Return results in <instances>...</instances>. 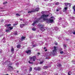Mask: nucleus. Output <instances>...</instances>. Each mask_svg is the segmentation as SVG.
I'll use <instances>...</instances> for the list:
<instances>
[{"label": "nucleus", "instance_id": "obj_10", "mask_svg": "<svg viewBox=\"0 0 75 75\" xmlns=\"http://www.w3.org/2000/svg\"><path fill=\"white\" fill-rule=\"evenodd\" d=\"M25 37L24 36H22L21 38V41H22L23 40H25Z\"/></svg>", "mask_w": 75, "mask_h": 75}, {"label": "nucleus", "instance_id": "obj_11", "mask_svg": "<svg viewBox=\"0 0 75 75\" xmlns=\"http://www.w3.org/2000/svg\"><path fill=\"white\" fill-rule=\"evenodd\" d=\"M5 27H7L8 26H11V24H7L5 25Z\"/></svg>", "mask_w": 75, "mask_h": 75}, {"label": "nucleus", "instance_id": "obj_44", "mask_svg": "<svg viewBox=\"0 0 75 75\" xmlns=\"http://www.w3.org/2000/svg\"><path fill=\"white\" fill-rule=\"evenodd\" d=\"M45 51H47V49H45Z\"/></svg>", "mask_w": 75, "mask_h": 75}, {"label": "nucleus", "instance_id": "obj_2", "mask_svg": "<svg viewBox=\"0 0 75 75\" xmlns=\"http://www.w3.org/2000/svg\"><path fill=\"white\" fill-rule=\"evenodd\" d=\"M30 61H29V64H33V62H31L30 61H35V60L36 59V57L35 56H33V57H30Z\"/></svg>", "mask_w": 75, "mask_h": 75}, {"label": "nucleus", "instance_id": "obj_33", "mask_svg": "<svg viewBox=\"0 0 75 75\" xmlns=\"http://www.w3.org/2000/svg\"><path fill=\"white\" fill-rule=\"evenodd\" d=\"M39 25L40 27H42V25H41V24H39Z\"/></svg>", "mask_w": 75, "mask_h": 75}, {"label": "nucleus", "instance_id": "obj_20", "mask_svg": "<svg viewBox=\"0 0 75 75\" xmlns=\"http://www.w3.org/2000/svg\"><path fill=\"white\" fill-rule=\"evenodd\" d=\"M11 47L12 48L11 49V51L12 52H13V51H14V48H13V47Z\"/></svg>", "mask_w": 75, "mask_h": 75}, {"label": "nucleus", "instance_id": "obj_35", "mask_svg": "<svg viewBox=\"0 0 75 75\" xmlns=\"http://www.w3.org/2000/svg\"><path fill=\"white\" fill-rule=\"evenodd\" d=\"M55 45H58V43L57 42H56L55 43Z\"/></svg>", "mask_w": 75, "mask_h": 75}, {"label": "nucleus", "instance_id": "obj_15", "mask_svg": "<svg viewBox=\"0 0 75 75\" xmlns=\"http://www.w3.org/2000/svg\"><path fill=\"white\" fill-rule=\"evenodd\" d=\"M13 28V26L9 27V29H10V30H12Z\"/></svg>", "mask_w": 75, "mask_h": 75}, {"label": "nucleus", "instance_id": "obj_21", "mask_svg": "<svg viewBox=\"0 0 75 75\" xmlns=\"http://www.w3.org/2000/svg\"><path fill=\"white\" fill-rule=\"evenodd\" d=\"M41 69V68H40V67H38L37 69V70L38 71H40V70Z\"/></svg>", "mask_w": 75, "mask_h": 75}, {"label": "nucleus", "instance_id": "obj_17", "mask_svg": "<svg viewBox=\"0 0 75 75\" xmlns=\"http://www.w3.org/2000/svg\"><path fill=\"white\" fill-rule=\"evenodd\" d=\"M59 29V28L58 27H55L54 28V29L55 30H58Z\"/></svg>", "mask_w": 75, "mask_h": 75}, {"label": "nucleus", "instance_id": "obj_19", "mask_svg": "<svg viewBox=\"0 0 75 75\" xmlns=\"http://www.w3.org/2000/svg\"><path fill=\"white\" fill-rule=\"evenodd\" d=\"M6 31L7 33H10V31H11V30H6Z\"/></svg>", "mask_w": 75, "mask_h": 75}, {"label": "nucleus", "instance_id": "obj_25", "mask_svg": "<svg viewBox=\"0 0 75 75\" xmlns=\"http://www.w3.org/2000/svg\"><path fill=\"white\" fill-rule=\"evenodd\" d=\"M61 64H58V63L57 64V66L58 67H60L61 66Z\"/></svg>", "mask_w": 75, "mask_h": 75}, {"label": "nucleus", "instance_id": "obj_30", "mask_svg": "<svg viewBox=\"0 0 75 75\" xmlns=\"http://www.w3.org/2000/svg\"><path fill=\"white\" fill-rule=\"evenodd\" d=\"M60 53L61 54H62L64 53V52L63 51H61L60 52Z\"/></svg>", "mask_w": 75, "mask_h": 75}, {"label": "nucleus", "instance_id": "obj_4", "mask_svg": "<svg viewBox=\"0 0 75 75\" xmlns=\"http://www.w3.org/2000/svg\"><path fill=\"white\" fill-rule=\"evenodd\" d=\"M39 10V8H36V10H34L33 11H29L28 12V13H31L32 12H35V11H38Z\"/></svg>", "mask_w": 75, "mask_h": 75}, {"label": "nucleus", "instance_id": "obj_32", "mask_svg": "<svg viewBox=\"0 0 75 75\" xmlns=\"http://www.w3.org/2000/svg\"><path fill=\"white\" fill-rule=\"evenodd\" d=\"M16 64V65H19V63H17Z\"/></svg>", "mask_w": 75, "mask_h": 75}, {"label": "nucleus", "instance_id": "obj_31", "mask_svg": "<svg viewBox=\"0 0 75 75\" xmlns=\"http://www.w3.org/2000/svg\"><path fill=\"white\" fill-rule=\"evenodd\" d=\"M72 33L73 34L75 35V31H73Z\"/></svg>", "mask_w": 75, "mask_h": 75}, {"label": "nucleus", "instance_id": "obj_8", "mask_svg": "<svg viewBox=\"0 0 75 75\" xmlns=\"http://www.w3.org/2000/svg\"><path fill=\"white\" fill-rule=\"evenodd\" d=\"M65 6H68V5H69V6L71 7V3H65Z\"/></svg>", "mask_w": 75, "mask_h": 75}, {"label": "nucleus", "instance_id": "obj_47", "mask_svg": "<svg viewBox=\"0 0 75 75\" xmlns=\"http://www.w3.org/2000/svg\"><path fill=\"white\" fill-rule=\"evenodd\" d=\"M17 72H18V71H17Z\"/></svg>", "mask_w": 75, "mask_h": 75}, {"label": "nucleus", "instance_id": "obj_23", "mask_svg": "<svg viewBox=\"0 0 75 75\" xmlns=\"http://www.w3.org/2000/svg\"><path fill=\"white\" fill-rule=\"evenodd\" d=\"M29 71L30 72H31V71H32V67H30Z\"/></svg>", "mask_w": 75, "mask_h": 75}, {"label": "nucleus", "instance_id": "obj_38", "mask_svg": "<svg viewBox=\"0 0 75 75\" xmlns=\"http://www.w3.org/2000/svg\"><path fill=\"white\" fill-rule=\"evenodd\" d=\"M58 9L59 10H61V8H58Z\"/></svg>", "mask_w": 75, "mask_h": 75}, {"label": "nucleus", "instance_id": "obj_43", "mask_svg": "<svg viewBox=\"0 0 75 75\" xmlns=\"http://www.w3.org/2000/svg\"><path fill=\"white\" fill-rule=\"evenodd\" d=\"M64 47H66V46H65V45H64Z\"/></svg>", "mask_w": 75, "mask_h": 75}, {"label": "nucleus", "instance_id": "obj_42", "mask_svg": "<svg viewBox=\"0 0 75 75\" xmlns=\"http://www.w3.org/2000/svg\"><path fill=\"white\" fill-rule=\"evenodd\" d=\"M33 47H36V45H33Z\"/></svg>", "mask_w": 75, "mask_h": 75}, {"label": "nucleus", "instance_id": "obj_14", "mask_svg": "<svg viewBox=\"0 0 75 75\" xmlns=\"http://www.w3.org/2000/svg\"><path fill=\"white\" fill-rule=\"evenodd\" d=\"M37 23H38V21L34 22L32 24L34 26V25H35V24Z\"/></svg>", "mask_w": 75, "mask_h": 75}, {"label": "nucleus", "instance_id": "obj_40", "mask_svg": "<svg viewBox=\"0 0 75 75\" xmlns=\"http://www.w3.org/2000/svg\"><path fill=\"white\" fill-rule=\"evenodd\" d=\"M51 67V65L50 64V66L49 67Z\"/></svg>", "mask_w": 75, "mask_h": 75}, {"label": "nucleus", "instance_id": "obj_13", "mask_svg": "<svg viewBox=\"0 0 75 75\" xmlns=\"http://www.w3.org/2000/svg\"><path fill=\"white\" fill-rule=\"evenodd\" d=\"M48 68V67H47V66H44L43 67V69H47Z\"/></svg>", "mask_w": 75, "mask_h": 75}, {"label": "nucleus", "instance_id": "obj_49", "mask_svg": "<svg viewBox=\"0 0 75 75\" xmlns=\"http://www.w3.org/2000/svg\"><path fill=\"white\" fill-rule=\"evenodd\" d=\"M19 41V42H21V41Z\"/></svg>", "mask_w": 75, "mask_h": 75}, {"label": "nucleus", "instance_id": "obj_29", "mask_svg": "<svg viewBox=\"0 0 75 75\" xmlns=\"http://www.w3.org/2000/svg\"><path fill=\"white\" fill-rule=\"evenodd\" d=\"M16 23H17V24H13L14 25H17V24H18V22H16Z\"/></svg>", "mask_w": 75, "mask_h": 75}, {"label": "nucleus", "instance_id": "obj_36", "mask_svg": "<svg viewBox=\"0 0 75 75\" xmlns=\"http://www.w3.org/2000/svg\"><path fill=\"white\" fill-rule=\"evenodd\" d=\"M42 14H44V11H42Z\"/></svg>", "mask_w": 75, "mask_h": 75}, {"label": "nucleus", "instance_id": "obj_26", "mask_svg": "<svg viewBox=\"0 0 75 75\" xmlns=\"http://www.w3.org/2000/svg\"><path fill=\"white\" fill-rule=\"evenodd\" d=\"M16 17H18V16H20V14L17 13L16 14Z\"/></svg>", "mask_w": 75, "mask_h": 75}, {"label": "nucleus", "instance_id": "obj_5", "mask_svg": "<svg viewBox=\"0 0 75 75\" xmlns=\"http://www.w3.org/2000/svg\"><path fill=\"white\" fill-rule=\"evenodd\" d=\"M54 50L53 51V54L54 55V54H56L57 53V49L56 48H57V47L54 46Z\"/></svg>", "mask_w": 75, "mask_h": 75}, {"label": "nucleus", "instance_id": "obj_34", "mask_svg": "<svg viewBox=\"0 0 75 75\" xmlns=\"http://www.w3.org/2000/svg\"><path fill=\"white\" fill-rule=\"evenodd\" d=\"M7 1H6V2H4V3H3V4H6V3H7Z\"/></svg>", "mask_w": 75, "mask_h": 75}, {"label": "nucleus", "instance_id": "obj_9", "mask_svg": "<svg viewBox=\"0 0 75 75\" xmlns=\"http://www.w3.org/2000/svg\"><path fill=\"white\" fill-rule=\"evenodd\" d=\"M68 8V7H65L63 9V11L64 12H66L67 11V9Z\"/></svg>", "mask_w": 75, "mask_h": 75}, {"label": "nucleus", "instance_id": "obj_37", "mask_svg": "<svg viewBox=\"0 0 75 75\" xmlns=\"http://www.w3.org/2000/svg\"><path fill=\"white\" fill-rule=\"evenodd\" d=\"M40 53H38L37 54V55H38V56L39 55H40Z\"/></svg>", "mask_w": 75, "mask_h": 75}, {"label": "nucleus", "instance_id": "obj_28", "mask_svg": "<svg viewBox=\"0 0 75 75\" xmlns=\"http://www.w3.org/2000/svg\"><path fill=\"white\" fill-rule=\"evenodd\" d=\"M15 35H17V31H16L15 33Z\"/></svg>", "mask_w": 75, "mask_h": 75}, {"label": "nucleus", "instance_id": "obj_41", "mask_svg": "<svg viewBox=\"0 0 75 75\" xmlns=\"http://www.w3.org/2000/svg\"><path fill=\"white\" fill-rule=\"evenodd\" d=\"M10 68H11V69H13V67H10Z\"/></svg>", "mask_w": 75, "mask_h": 75}, {"label": "nucleus", "instance_id": "obj_48", "mask_svg": "<svg viewBox=\"0 0 75 75\" xmlns=\"http://www.w3.org/2000/svg\"><path fill=\"white\" fill-rule=\"evenodd\" d=\"M44 49H45L46 48H45V47H44Z\"/></svg>", "mask_w": 75, "mask_h": 75}, {"label": "nucleus", "instance_id": "obj_24", "mask_svg": "<svg viewBox=\"0 0 75 75\" xmlns=\"http://www.w3.org/2000/svg\"><path fill=\"white\" fill-rule=\"evenodd\" d=\"M59 2H57L55 4V5H59Z\"/></svg>", "mask_w": 75, "mask_h": 75}, {"label": "nucleus", "instance_id": "obj_27", "mask_svg": "<svg viewBox=\"0 0 75 75\" xmlns=\"http://www.w3.org/2000/svg\"><path fill=\"white\" fill-rule=\"evenodd\" d=\"M43 61H42V62H40V64H42L43 63Z\"/></svg>", "mask_w": 75, "mask_h": 75}, {"label": "nucleus", "instance_id": "obj_6", "mask_svg": "<svg viewBox=\"0 0 75 75\" xmlns=\"http://www.w3.org/2000/svg\"><path fill=\"white\" fill-rule=\"evenodd\" d=\"M26 53H27L28 55H30L31 54V52L30 50H28L25 51Z\"/></svg>", "mask_w": 75, "mask_h": 75}, {"label": "nucleus", "instance_id": "obj_50", "mask_svg": "<svg viewBox=\"0 0 75 75\" xmlns=\"http://www.w3.org/2000/svg\"><path fill=\"white\" fill-rule=\"evenodd\" d=\"M51 1H52V0H50Z\"/></svg>", "mask_w": 75, "mask_h": 75}, {"label": "nucleus", "instance_id": "obj_12", "mask_svg": "<svg viewBox=\"0 0 75 75\" xmlns=\"http://www.w3.org/2000/svg\"><path fill=\"white\" fill-rule=\"evenodd\" d=\"M25 25V24H21L20 25V27H21V28H23V27H24V26Z\"/></svg>", "mask_w": 75, "mask_h": 75}, {"label": "nucleus", "instance_id": "obj_45", "mask_svg": "<svg viewBox=\"0 0 75 75\" xmlns=\"http://www.w3.org/2000/svg\"><path fill=\"white\" fill-rule=\"evenodd\" d=\"M44 0V1H48V0Z\"/></svg>", "mask_w": 75, "mask_h": 75}, {"label": "nucleus", "instance_id": "obj_22", "mask_svg": "<svg viewBox=\"0 0 75 75\" xmlns=\"http://www.w3.org/2000/svg\"><path fill=\"white\" fill-rule=\"evenodd\" d=\"M71 72L69 71V72H68V75H71Z\"/></svg>", "mask_w": 75, "mask_h": 75}, {"label": "nucleus", "instance_id": "obj_46", "mask_svg": "<svg viewBox=\"0 0 75 75\" xmlns=\"http://www.w3.org/2000/svg\"><path fill=\"white\" fill-rule=\"evenodd\" d=\"M22 20V19H20V20H21V21Z\"/></svg>", "mask_w": 75, "mask_h": 75}, {"label": "nucleus", "instance_id": "obj_3", "mask_svg": "<svg viewBox=\"0 0 75 75\" xmlns=\"http://www.w3.org/2000/svg\"><path fill=\"white\" fill-rule=\"evenodd\" d=\"M54 18L53 17H51V18L49 20V21L50 23H52L54 22Z\"/></svg>", "mask_w": 75, "mask_h": 75}, {"label": "nucleus", "instance_id": "obj_1", "mask_svg": "<svg viewBox=\"0 0 75 75\" xmlns=\"http://www.w3.org/2000/svg\"><path fill=\"white\" fill-rule=\"evenodd\" d=\"M48 16H49L48 15L43 14L41 16V17L39 18L38 20H40L41 18L43 19V20L44 21L47 20V17H48Z\"/></svg>", "mask_w": 75, "mask_h": 75}, {"label": "nucleus", "instance_id": "obj_7", "mask_svg": "<svg viewBox=\"0 0 75 75\" xmlns=\"http://www.w3.org/2000/svg\"><path fill=\"white\" fill-rule=\"evenodd\" d=\"M47 28H44L43 26H42L40 28V30H41L42 31V32L45 31V29H47Z\"/></svg>", "mask_w": 75, "mask_h": 75}, {"label": "nucleus", "instance_id": "obj_39", "mask_svg": "<svg viewBox=\"0 0 75 75\" xmlns=\"http://www.w3.org/2000/svg\"><path fill=\"white\" fill-rule=\"evenodd\" d=\"M59 9H58L56 10L57 11H59Z\"/></svg>", "mask_w": 75, "mask_h": 75}, {"label": "nucleus", "instance_id": "obj_16", "mask_svg": "<svg viewBox=\"0 0 75 75\" xmlns=\"http://www.w3.org/2000/svg\"><path fill=\"white\" fill-rule=\"evenodd\" d=\"M17 48H20L21 47V45H17Z\"/></svg>", "mask_w": 75, "mask_h": 75}, {"label": "nucleus", "instance_id": "obj_18", "mask_svg": "<svg viewBox=\"0 0 75 75\" xmlns=\"http://www.w3.org/2000/svg\"><path fill=\"white\" fill-rule=\"evenodd\" d=\"M32 30H33V31H35V30H36V28H32Z\"/></svg>", "mask_w": 75, "mask_h": 75}]
</instances>
